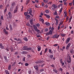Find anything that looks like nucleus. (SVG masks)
<instances>
[{
    "instance_id": "obj_1",
    "label": "nucleus",
    "mask_w": 74,
    "mask_h": 74,
    "mask_svg": "<svg viewBox=\"0 0 74 74\" xmlns=\"http://www.w3.org/2000/svg\"><path fill=\"white\" fill-rule=\"evenodd\" d=\"M0 47H1V49H3L5 50H7V51H9V49H8V48H4V46H3V44L1 43H0Z\"/></svg>"
},
{
    "instance_id": "obj_2",
    "label": "nucleus",
    "mask_w": 74,
    "mask_h": 74,
    "mask_svg": "<svg viewBox=\"0 0 74 74\" xmlns=\"http://www.w3.org/2000/svg\"><path fill=\"white\" fill-rule=\"evenodd\" d=\"M16 5V3L15 2H13L11 4V8H10V11H12L14 8V6Z\"/></svg>"
},
{
    "instance_id": "obj_3",
    "label": "nucleus",
    "mask_w": 74,
    "mask_h": 74,
    "mask_svg": "<svg viewBox=\"0 0 74 74\" xmlns=\"http://www.w3.org/2000/svg\"><path fill=\"white\" fill-rule=\"evenodd\" d=\"M14 40H16L17 41H19L20 42H19L18 43H22V39L21 38H14Z\"/></svg>"
},
{
    "instance_id": "obj_4",
    "label": "nucleus",
    "mask_w": 74,
    "mask_h": 74,
    "mask_svg": "<svg viewBox=\"0 0 74 74\" xmlns=\"http://www.w3.org/2000/svg\"><path fill=\"white\" fill-rule=\"evenodd\" d=\"M33 26H34V28L36 32H37L38 33H40V32H41V31H40V30L37 29V27L36 26H35V25H33Z\"/></svg>"
},
{
    "instance_id": "obj_5",
    "label": "nucleus",
    "mask_w": 74,
    "mask_h": 74,
    "mask_svg": "<svg viewBox=\"0 0 74 74\" xmlns=\"http://www.w3.org/2000/svg\"><path fill=\"white\" fill-rule=\"evenodd\" d=\"M19 9V5H17L15 8V9L14 10V13H16L17 12V11H18Z\"/></svg>"
},
{
    "instance_id": "obj_6",
    "label": "nucleus",
    "mask_w": 74,
    "mask_h": 74,
    "mask_svg": "<svg viewBox=\"0 0 74 74\" xmlns=\"http://www.w3.org/2000/svg\"><path fill=\"white\" fill-rule=\"evenodd\" d=\"M52 7H53L52 8V10H53V11H54L56 9V8H57V6H56V5L55 4H53L52 5Z\"/></svg>"
},
{
    "instance_id": "obj_7",
    "label": "nucleus",
    "mask_w": 74,
    "mask_h": 74,
    "mask_svg": "<svg viewBox=\"0 0 74 74\" xmlns=\"http://www.w3.org/2000/svg\"><path fill=\"white\" fill-rule=\"evenodd\" d=\"M8 15L9 16V18L11 19V18H12V14L11 13V12H9L8 13Z\"/></svg>"
},
{
    "instance_id": "obj_8",
    "label": "nucleus",
    "mask_w": 74,
    "mask_h": 74,
    "mask_svg": "<svg viewBox=\"0 0 74 74\" xmlns=\"http://www.w3.org/2000/svg\"><path fill=\"white\" fill-rule=\"evenodd\" d=\"M59 35H58L57 34H55L54 36H53V38H59Z\"/></svg>"
},
{
    "instance_id": "obj_9",
    "label": "nucleus",
    "mask_w": 74,
    "mask_h": 74,
    "mask_svg": "<svg viewBox=\"0 0 74 74\" xmlns=\"http://www.w3.org/2000/svg\"><path fill=\"white\" fill-rule=\"evenodd\" d=\"M69 60H67V63H71V57H69Z\"/></svg>"
},
{
    "instance_id": "obj_10",
    "label": "nucleus",
    "mask_w": 74,
    "mask_h": 74,
    "mask_svg": "<svg viewBox=\"0 0 74 74\" xmlns=\"http://www.w3.org/2000/svg\"><path fill=\"white\" fill-rule=\"evenodd\" d=\"M34 67L36 71H38V66L37 65L34 66Z\"/></svg>"
},
{
    "instance_id": "obj_11",
    "label": "nucleus",
    "mask_w": 74,
    "mask_h": 74,
    "mask_svg": "<svg viewBox=\"0 0 74 74\" xmlns=\"http://www.w3.org/2000/svg\"><path fill=\"white\" fill-rule=\"evenodd\" d=\"M27 48H28L27 46H25L23 47V49L24 51H27Z\"/></svg>"
},
{
    "instance_id": "obj_12",
    "label": "nucleus",
    "mask_w": 74,
    "mask_h": 74,
    "mask_svg": "<svg viewBox=\"0 0 74 74\" xmlns=\"http://www.w3.org/2000/svg\"><path fill=\"white\" fill-rule=\"evenodd\" d=\"M21 53L23 54V55H26V54L27 53V52L26 51H23L21 52Z\"/></svg>"
},
{
    "instance_id": "obj_13",
    "label": "nucleus",
    "mask_w": 74,
    "mask_h": 74,
    "mask_svg": "<svg viewBox=\"0 0 74 74\" xmlns=\"http://www.w3.org/2000/svg\"><path fill=\"white\" fill-rule=\"evenodd\" d=\"M29 23L30 24H31V25H32L31 27H32V25H33V20H29Z\"/></svg>"
},
{
    "instance_id": "obj_14",
    "label": "nucleus",
    "mask_w": 74,
    "mask_h": 74,
    "mask_svg": "<svg viewBox=\"0 0 74 74\" xmlns=\"http://www.w3.org/2000/svg\"><path fill=\"white\" fill-rule=\"evenodd\" d=\"M71 45V43H69V44H68L67 46L66 47V49H68V48H69V47H70Z\"/></svg>"
},
{
    "instance_id": "obj_15",
    "label": "nucleus",
    "mask_w": 74,
    "mask_h": 74,
    "mask_svg": "<svg viewBox=\"0 0 74 74\" xmlns=\"http://www.w3.org/2000/svg\"><path fill=\"white\" fill-rule=\"evenodd\" d=\"M5 71L6 73V74H10V72H9L8 70H5Z\"/></svg>"
},
{
    "instance_id": "obj_16",
    "label": "nucleus",
    "mask_w": 74,
    "mask_h": 74,
    "mask_svg": "<svg viewBox=\"0 0 74 74\" xmlns=\"http://www.w3.org/2000/svg\"><path fill=\"white\" fill-rule=\"evenodd\" d=\"M10 51H11V52H13V51H14V49H13V47H10Z\"/></svg>"
},
{
    "instance_id": "obj_17",
    "label": "nucleus",
    "mask_w": 74,
    "mask_h": 74,
    "mask_svg": "<svg viewBox=\"0 0 74 74\" xmlns=\"http://www.w3.org/2000/svg\"><path fill=\"white\" fill-rule=\"evenodd\" d=\"M55 20L56 21V25H58V20L56 18H55Z\"/></svg>"
},
{
    "instance_id": "obj_18",
    "label": "nucleus",
    "mask_w": 74,
    "mask_h": 74,
    "mask_svg": "<svg viewBox=\"0 0 74 74\" xmlns=\"http://www.w3.org/2000/svg\"><path fill=\"white\" fill-rule=\"evenodd\" d=\"M3 32L6 34H8V32L6 31V29H4L3 30Z\"/></svg>"
},
{
    "instance_id": "obj_19",
    "label": "nucleus",
    "mask_w": 74,
    "mask_h": 74,
    "mask_svg": "<svg viewBox=\"0 0 74 74\" xmlns=\"http://www.w3.org/2000/svg\"><path fill=\"white\" fill-rule=\"evenodd\" d=\"M36 64H40V63H42V61H36L35 62Z\"/></svg>"
},
{
    "instance_id": "obj_20",
    "label": "nucleus",
    "mask_w": 74,
    "mask_h": 74,
    "mask_svg": "<svg viewBox=\"0 0 74 74\" xmlns=\"http://www.w3.org/2000/svg\"><path fill=\"white\" fill-rule=\"evenodd\" d=\"M7 7H5V9L4 11V14H5L6 13V12H7Z\"/></svg>"
},
{
    "instance_id": "obj_21",
    "label": "nucleus",
    "mask_w": 74,
    "mask_h": 74,
    "mask_svg": "<svg viewBox=\"0 0 74 74\" xmlns=\"http://www.w3.org/2000/svg\"><path fill=\"white\" fill-rule=\"evenodd\" d=\"M38 51H40L41 50V47L38 46L37 47Z\"/></svg>"
},
{
    "instance_id": "obj_22",
    "label": "nucleus",
    "mask_w": 74,
    "mask_h": 74,
    "mask_svg": "<svg viewBox=\"0 0 74 74\" xmlns=\"http://www.w3.org/2000/svg\"><path fill=\"white\" fill-rule=\"evenodd\" d=\"M32 10H30L29 12V14L31 15V16H33V14H32Z\"/></svg>"
},
{
    "instance_id": "obj_23",
    "label": "nucleus",
    "mask_w": 74,
    "mask_h": 74,
    "mask_svg": "<svg viewBox=\"0 0 74 74\" xmlns=\"http://www.w3.org/2000/svg\"><path fill=\"white\" fill-rule=\"evenodd\" d=\"M26 25L27 26H29V27H31V25H30V23H27L26 24Z\"/></svg>"
},
{
    "instance_id": "obj_24",
    "label": "nucleus",
    "mask_w": 74,
    "mask_h": 74,
    "mask_svg": "<svg viewBox=\"0 0 74 74\" xmlns=\"http://www.w3.org/2000/svg\"><path fill=\"white\" fill-rule=\"evenodd\" d=\"M11 69V65H10L8 66V70H10Z\"/></svg>"
},
{
    "instance_id": "obj_25",
    "label": "nucleus",
    "mask_w": 74,
    "mask_h": 74,
    "mask_svg": "<svg viewBox=\"0 0 74 74\" xmlns=\"http://www.w3.org/2000/svg\"><path fill=\"white\" fill-rule=\"evenodd\" d=\"M29 12H25L24 13V14L25 15V16H27V14H29Z\"/></svg>"
},
{
    "instance_id": "obj_26",
    "label": "nucleus",
    "mask_w": 74,
    "mask_h": 74,
    "mask_svg": "<svg viewBox=\"0 0 74 74\" xmlns=\"http://www.w3.org/2000/svg\"><path fill=\"white\" fill-rule=\"evenodd\" d=\"M24 40L26 41H28V39H27V38L26 37H24Z\"/></svg>"
},
{
    "instance_id": "obj_27",
    "label": "nucleus",
    "mask_w": 74,
    "mask_h": 74,
    "mask_svg": "<svg viewBox=\"0 0 74 74\" xmlns=\"http://www.w3.org/2000/svg\"><path fill=\"white\" fill-rule=\"evenodd\" d=\"M45 24L46 25H47V26H49V25H50L49 23L47 22H45Z\"/></svg>"
},
{
    "instance_id": "obj_28",
    "label": "nucleus",
    "mask_w": 74,
    "mask_h": 74,
    "mask_svg": "<svg viewBox=\"0 0 74 74\" xmlns=\"http://www.w3.org/2000/svg\"><path fill=\"white\" fill-rule=\"evenodd\" d=\"M53 55H51L50 56V58L51 59H53Z\"/></svg>"
},
{
    "instance_id": "obj_29",
    "label": "nucleus",
    "mask_w": 74,
    "mask_h": 74,
    "mask_svg": "<svg viewBox=\"0 0 74 74\" xmlns=\"http://www.w3.org/2000/svg\"><path fill=\"white\" fill-rule=\"evenodd\" d=\"M5 61L6 63H7L9 61V60H8L7 58H6L5 59Z\"/></svg>"
},
{
    "instance_id": "obj_30",
    "label": "nucleus",
    "mask_w": 74,
    "mask_h": 74,
    "mask_svg": "<svg viewBox=\"0 0 74 74\" xmlns=\"http://www.w3.org/2000/svg\"><path fill=\"white\" fill-rule=\"evenodd\" d=\"M9 27L10 29V30H12V26L11 25H10Z\"/></svg>"
},
{
    "instance_id": "obj_31",
    "label": "nucleus",
    "mask_w": 74,
    "mask_h": 74,
    "mask_svg": "<svg viewBox=\"0 0 74 74\" xmlns=\"http://www.w3.org/2000/svg\"><path fill=\"white\" fill-rule=\"evenodd\" d=\"M28 73L29 74H32V71H31V70H29V71H28Z\"/></svg>"
},
{
    "instance_id": "obj_32",
    "label": "nucleus",
    "mask_w": 74,
    "mask_h": 74,
    "mask_svg": "<svg viewBox=\"0 0 74 74\" xmlns=\"http://www.w3.org/2000/svg\"><path fill=\"white\" fill-rule=\"evenodd\" d=\"M61 36H62V37H64V36H66V34H61Z\"/></svg>"
},
{
    "instance_id": "obj_33",
    "label": "nucleus",
    "mask_w": 74,
    "mask_h": 74,
    "mask_svg": "<svg viewBox=\"0 0 74 74\" xmlns=\"http://www.w3.org/2000/svg\"><path fill=\"white\" fill-rule=\"evenodd\" d=\"M27 16V19H29V18H30V16L29 14H28Z\"/></svg>"
},
{
    "instance_id": "obj_34",
    "label": "nucleus",
    "mask_w": 74,
    "mask_h": 74,
    "mask_svg": "<svg viewBox=\"0 0 74 74\" xmlns=\"http://www.w3.org/2000/svg\"><path fill=\"white\" fill-rule=\"evenodd\" d=\"M55 12L54 13L53 15H57V12L56 10H55Z\"/></svg>"
},
{
    "instance_id": "obj_35",
    "label": "nucleus",
    "mask_w": 74,
    "mask_h": 74,
    "mask_svg": "<svg viewBox=\"0 0 74 74\" xmlns=\"http://www.w3.org/2000/svg\"><path fill=\"white\" fill-rule=\"evenodd\" d=\"M70 40H71V38L69 37V38H68L67 39V41H68L70 42Z\"/></svg>"
},
{
    "instance_id": "obj_36",
    "label": "nucleus",
    "mask_w": 74,
    "mask_h": 74,
    "mask_svg": "<svg viewBox=\"0 0 74 74\" xmlns=\"http://www.w3.org/2000/svg\"><path fill=\"white\" fill-rule=\"evenodd\" d=\"M43 1L44 3H48V0H43Z\"/></svg>"
},
{
    "instance_id": "obj_37",
    "label": "nucleus",
    "mask_w": 74,
    "mask_h": 74,
    "mask_svg": "<svg viewBox=\"0 0 74 74\" xmlns=\"http://www.w3.org/2000/svg\"><path fill=\"white\" fill-rule=\"evenodd\" d=\"M45 12H46V13H48L49 12V11L48 10H45Z\"/></svg>"
},
{
    "instance_id": "obj_38",
    "label": "nucleus",
    "mask_w": 74,
    "mask_h": 74,
    "mask_svg": "<svg viewBox=\"0 0 74 74\" xmlns=\"http://www.w3.org/2000/svg\"><path fill=\"white\" fill-rule=\"evenodd\" d=\"M73 51H74V50L73 49H71L70 51L71 53H73Z\"/></svg>"
},
{
    "instance_id": "obj_39",
    "label": "nucleus",
    "mask_w": 74,
    "mask_h": 74,
    "mask_svg": "<svg viewBox=\"0 0 74 74\" xmlns=\"http://www.w3.org/2000/svg\"><path fill=\"white\" fill-rule=\"evenodd\" d=\"M41 21L42 23H44V20L43 19H42Z\"/></svg>"
},
{
    "instance_id": "obj_40",
    "label": "nucleus",
    "mask_w": 74,
    "mask_h": 74,
    "mask_svg": "<svg viewBox=\"0 0 74 74\" xmlns=\"http://www.w3.org/2000/svg\"><path fill=\"white\" fill-rule=\"evenodd\" d=\"M49 34L50 35L52 34V32L51 30H50L49 32Z\"/></svg>"
},
{
    "instance_id": "obj_41",
    "label": "nucleus",
    "mask_w": 74,
    "mask_h": 74,
    "mask_svg": "<svg viewBox=\"0 0 74 74\" xmlns=\"http://www.w3.org/2000/svg\"><path fill=\"white\" fill-rule=\"evenodd\" d=\"M32 11V8H29L27 10V11Z\"/></svg>"
},
{
    "instance_id": "obj_42",
    "label": "nucleus",
    "mask_w": 74,
    "mask_h": 74,
    "mask_svg": "<svg viewBox=\"0 0 74 74\" xmlns=\"http://www.w3.org/2000/svg\"><path fill=\"white\" fill-rule=\"evenodd\" d=\"M60 62L61 63V64H62V63H63V60H62V59H60Z\"/></svg>"
},
{
    "instance_id": "obj_43",
    "label": "nucleus",
    "mask_w": 74,
    "mask_h": 74,
    "mask_svg": "<svg viewBox=\"0 0 74 74\" xmlns=\"http://www.w3.org/2000/svg\"><path fill=\"white\" fill-rule=\"evenodd\" d=\"M62 10H63V8H61L59 10V12H61L62 11Z\"/></svg>"
},
{
    "instance_id": "obj_44",
    "label": "nucleus",
    "mask_w": 74,
    "mask_h": 74,
    "mask_svg": "<svg viewBox=\"0 0 74 74\" xmlns=\"http://www.w3.org/2000/svg\"><path fill=\"white\" fill-rule=\"evenodd\" d=\"M27 50H28V51H29V50H32V48H27Z\"/></svg>"
},
{
    "instance_id": "obj_45",
    "label": "nucleus",
    "mask_w": 74,
    "mask_h": 74,
    "mask_svg": "<svg viewBox=\"0 0 74 74\" xmlns=\"http://www.w3.org/2000/svg\"><path fill=\"white\" fill-rule=\"evenodd\" d=\"M47 50H48V48H46L45 49V53H46V52H47Z\"/></svg>"
},
{
    "instance_id": "obj_46",
    "label": "nucleus",
    "mask_w": 74,
    "mask_h": 74,
    "mask_svg": "<svg viewBox=\"0 0 74 74\" xmlns=\"http://www.w3.org/2000/svg\"><path fill=\"white\" fill-rule=\"evenodd\" d=\"M44 3L43 2H42V7H44Z\"/></svg>"
},
{
    "instance_id": "obj_47",
    "label": "nucleus",
    "mask_w": 74,
    "mask_h": 74,
    "mask_svg": "<svg viewBox=\"0 0 74 74\" xmlns=\"http://www.w3.org/2000/svg\"><path fill=\"white\" fill-rule=\"evenodd\" d=\"M55 18L57 19H58H58H59V18H60V17H59V16H56Z\"/></svg>"
},
{
    "instance_id": "obj_48",
    "label": "nucleus",
    "mask_w": 74,
    "mask_h": 74,
    "mask_svg": "<svg viewBox=\"0 0 74 74\" xmlns=\"http://www.w3.org/2000/svg\"><path fill=\"white\" fill-rule=\"evenodd\" d=\"M22 8H21V11H23V6H22Z\"/></svg>"
},
{
    "instance_id": "obj_49",
    "label": "nucleus",
    "mask_w": 74,
    "mask_h": 74,
    "mask_svg": "<svg viewBox=\"0 0 74 74\" xmlns=\"http://www.w3.org/2000/svg\"><path fill=\"white\" fill-rule=\"evenodd\" d=\"M49 52L50 53H52V52L51 51V49H49Z\"/></svg>"
},
{
    "instance_id": "obj_50",
    "label": "nucleus",
    "mask_w": 74,
    "mask_h": 74,
    "mask_svg": "<svg viewBox=\"0 0 74 74\" xmlns=\"http://www.w3.org/2000/svg\"><path fill=\"white\" fill-rule=\"evenodd\" d=\"M1 19H2V20H4V18H3V16H1Z\"/></svg>"
},
{
    "instance_id": "obj_51",
    "label": "nucleus",
    "mask_w": 74,
    "mask_h": 74,
    "mask_svg": "<svg viewBox=\"0 0 74 74\" xmlns=\"http://www.w3.org/2000/svg\"><path fill=\"white\" fill-rule=\"evenodd\" d=\"M44 71V69H41L39 71L40 72H42Z\"/></svg>"
},
{
    "instance_id": "obj_52",
    "label": "nucleus",
    "mask_w": 74,
    "mask_h": 74,
    "mask_svg": "<svg viewBox=\"0 0 74 74\" xmlns=\"http://www.w3.org/2000/svg\"><path fill=\"white\" fill-rule=\"evenodd\" d=\"M40 26V24H39V23H38L36 24V26H37V27H39Z\"/></svg>"
},
{
    "instance_id": "obj_53",
    "label": "nucleus",
    "mask_w": 74,
    "mask_h": 74,
    "mask_svg": "<svg viewBox=\"0 0 74 74\" xmlns=\"http://www.w3.org/2000/svg\"><path fill=\"white\" fill-rule=\"evenodd\" d=\"M69 41H68V40H66V44H67L69 42Z\"/></svg>"
},
{
    "instance_id": "obj_54",
    "label": "nucleus",
    "mask_w": 74,
    "mask_h": 74,
    "mask_svg": "<svg viewBox=\"0 0 74 74\" xmlns=\"http://www.w3.org/2000/svg\"><path fill=\"white\" fill-rule=\"evenodd\" d=\"M25 66H28V65H29V64H28L27 63H26L25 64Z\"/></svg>"
},
{
    "instance_id": "obj_55",
    "label": "nucleus",
    "mask_w": 74,
    "mask_h": 74,
    "mask_svg": "<svg viewBox=\"0 0 74 74\" xmlns=\"http://www.w3.org/2000/svg\"><path fill=\"white\" fill-rule=\"evenodd\" d=\"M45 32H47L48 31V28H46L45 29Z\"/></svg>"
},
{
    "instance_id": "obj_56",
    "label": "nucleus",
    "mask_w": 74,
    "mask_h": 74,
    "mask_svg": "<svg viewBox=\"0 0 74 74\" xmlns=\"http://www.w3.org/2000/svg\"><path fill=\"white\" fill-rule=\"evenodd\" d=\"M45 8H48V5H45L44 6Z\"/></svg>"
},
{
    "instance_id": "obj_57",
    "label": "nucleus",
    "mask_w": 74,
    "mask_h": 74,
    "mask_svg": "<svg viewBox=\"0 0 74 74\" xmlns=\"http://www.w3.org/2000/svg\"><path fill=\"white\" fill-rule=\"evenodd\" d=\"M46 17H47V18H50V16H49V15H47V16H46Z\"/></svg>"
},
{
    "instance_id": "obj_58",
    "label": "nucleus",
    "mask_w": 74,
    "mask_h": 74,
    "mask_svg": "<svg viewBox=\"0 0 74 74\" xmlns=\"http://www.w3.org/2000/svg\"><path fill=\"white\" fill-rule=\"evenodd\" d=\"M50 34H49V32H48L46 34V36H49Z\"/></svg>"
},
{
    "instance_id": "obj_59",
    "label": "nucleus",
    "mask_w": 74,
    "mask_h": 74,
    "mask_svg": "<svg viewBox=\"0 0 74 74\" xmlns=\"http://www.w3.org/2000/svg\"><path fill=\"white\" fill-rule=\"evenodd\" d=\"M58 45L57 44H55L54 45H53V47H56V46H58Z\"/></svg>"
},
{
    "instance_id": "obj_60",
    "label": "nucleus",
    "mask_w": 74,
    "mask_h": 74,
    "mask_svg": "<svg viewBox=\"0 0 74 74\" xmlns=\"http://www.w3.org/2000/svg\"><path fill=\"white\" fill-rule=\"evenodd\" d=\"M49 36L47 37V41H48V40H49Z\"/></svg>"
},
{
    "instance_id": "obj_61",
    "label": "nucleus",
    "mask_w": 74,
    "mask_h": 74,
    "mask_svg": "<svg viewBox=\"0 0 74 74\" xmlns=\"http://www.w3.org/2000/svg\"><path fill=\"white\" fill-rule=\"evenodd\" d=\"M51 30L53 31L54 30V28L53 27H52L51 29Z\"/></svg>"
},
{
    "instance_id": "obj_62",
    "label": "nucleus",
    "mask_w": 74,
    "mask_h": 74,
    "mask_svg": "<svg viewBox=\"0 0 74 74\" xmlns=\"http://www.w3.org/2000/svg\"><path fill=\"white\" fill-rule=\"evenodd\" d=\"M25 57H24L23 58V61H24V62H25Z\"/></svg>"
},
{
    "instance_id": "obj_63",
    "label": "nucleus",
    "mask_w": 74,
    "mask_h": 74,
    "mask_svg": "<svg viewBox=\"0 0 74 74\" xmlns=\"http://www.w3.org/2000/svg\"><path fill=\"white\" fill-rule=\"evenodd\" d=\"M0 26H1V21L0 19Z\"/></svg>"
},
{
    "instance_id": "obj_64",
    "label": "nucleus",
    "mask_w": 74,
    "mask_h": 74,
    "mask_svg": "<svg viewBox=\"0 0 74 74\" xmlns=\"http://www.w3.org/2000/svg\"><path fill=\"white\" fill-rule=\"evenodd\" d=\"M18 53L17 52H16L14 54V55H18Z\"/></svg>"
}]
</instances>
